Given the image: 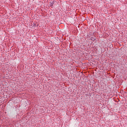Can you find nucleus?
I'll return each mask as SVG.
<instances>
[{"label":"nucleus","mask_w":127,"mask_h":127,"mask_svg":"<svg viewBox=\"0 0 127 127\" xmlns=\"http://www.w3.org/2000/svg\"><path fill=\"white\" fill-rule=\"evenodd\" d=\"M53 4H54V2H52L50 4V5H51V6H53Z\"/></svg>","instance_id":"obj_1"}]
</instances>
